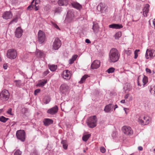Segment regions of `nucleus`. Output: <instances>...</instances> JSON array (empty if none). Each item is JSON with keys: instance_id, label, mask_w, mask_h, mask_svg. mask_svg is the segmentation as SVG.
Segmentation results:
<instances>
[{"instance_id": "obj_52", "label": "nucleus", "mask_w": 155, "mask_h": 155, "mask_svg": "<svg viewBox=\"0 0 155 155\" xmlns=\"http://www.w3.org/2000/svg\"><path fill=\"white\" fill-rule=\"evenodd\" d=\"M138 149L139 150L141 151L143 150V148L142 147L140 146L138 147Z\"/></svg>"}, {"instance_id": "obj_42", "label": "nucleus", "mask_w": 155, "mask_h": 155, "mask_svg": "<svg viewBox=\"0 0 155 155\" xmlns=\"http://www.w3.org/2000/svg\"><path fill=\"white\" fill-rule=\"evenodd\" d=\"M100 150L103 153H104L106 152V149L103 147H101L100 148Z\"/></svg>"}, {"instance_id": "obj_33", "label": "nucleus", "mask_w": 155, "mask_h": 155, "mask_svg": "<svg viewBox=\"0 0 155 155\" xmlns=\"http://www.w3.org/2000/svg\"><path fill=\"white\" fill-rule=\"evenodd\" d=\"M8 119V118H6L3 116L0 117V121L3 123H5Z\"/></svg>"}, {"instance_id": "obj_35", "label": "nucleus", "mask_w": 155, "mask_h": 155, "mask_svg": "<svg viewBox=\"0 0 155 155\" xmlns=\"http://www.w3.org/2000/svg\"><path fill=\"white\" fill-rule=\"evenodd\" d=\"M16 85L18 87H20L21 85V81L20 80H15V81Z\"/></svg>"}, {"instance_id": "obj_43", "label": "nucleus", "mask_w": 155, "mask_h": 155, "mask_svg": "<svg viewBox=\"0 0 155 155\" xmlns=\"http://www.w3.org/2000/svg\"><path fill=\"white\" fill-rule=\"evenodd\" d=\"M51 24L55 28H56L57 29H58L60 30V28L57 25L55 24V23H54L53 22H51Z\"/></svg>"}, {"instance_id": "obj_53", "label": "nucleus", "mask_w": 155, "mask_h": 155, "mask_svg": "<svg viewBox=\"0 0 155 155\" xmlns=\"http://www.w3.org/2000/svg\"><path fill=\"white\" fill-rule=\"evenodd\" d=\"M3 67L4 69H6L7 68V66L6 64H4L3 65Z\"/></svg>"}, {"instance_id": "obj_7", "label": "nucleus", "mask_w": 155, "mask_h": 155, "mask_svg": "<svg viewBox=\"0 0 155 155\" xmlns=\"http://www.w3.org/2000/svg\"><path fill=\"white\" fill-rule=\"evenodd\" d=\"M17 137L22 141H24L25 139V133L24 130H18L16 133Z\"/></svg>"}, {"instance_id": "obj_49", "label": "nucleus", "mask_w": 155, "mask_h": 155, "mask_svg": "<svg viewBox=\"0 0 155 155\" xmlns=\"http://www.w3.org/2000/svg\"><path fill=\"white\" fill-rule=\"evenodd\" d=\"M146 71L147 72H148L149 73H151V70L148 68H146Z\"/></svg>"}, {"instance_id": "obj_36", "label": "nucleus", "mask_w": 155, "mask_h": 155, "mask_svg": "<svg viewBox=\"0 0 155 155\" xmlns=\"http://www.w3.org/2000/svg\"><path fill=\"white\" fill-rule=\"evenodd\" d=\"M115 70V69L113 68H109L107 70V71L108 73H112Z\"/></svg>"}, {"instance_id": "obj_40", "label": "nucleus", "mask_w": 155, "mask_h": 155, "mask_svg": "<svg viewBox=\"0 0 155 155\" xmlns=\"http://www.w3.org/2000/svg\"><path fill=\"white\" fill-rule=\"evenodd\" d=\"M21 152L19 150H17L14 153V155H21Z\"/></svg>"}, {"instance_id": "obj_46", "label": "nucleus", "mask_w": 155, "mask_h": 155, "mask_svg": "<svg viewBox=\"0 0 155 155\" xmlns=\"http://www.w3.org/2000/svg\"><path fill=\"white\" fill-rule=\"evenodd\" d=\"M12 109L11 108H9L7 111V113L10 115H13L12 113Z\"/></svg>"}, {"instance_id": "obj_44", "label": "nucleus", "mask_w": 155, "mask_h": 155, "mask_svg": "<svg viewBox=\"0 0 155 155\" xmlns=\"http://www.w3.org/2000/svg\"><path fill=\"white\" fill-rule=\"evenodd\" d=\"M94 30V32H96L98 28H97V27L95 25H94L92 28Z\"/></svg>"}, {"instance_id": "obj_57", "label": "nucleus", "mask_w": 155, "mask_h": 155, "mask_svg": "<svg viewBox=\"0 0 155 155\" xmlns=\"http://www.w3.org/2000/svg\"><path fill=\"white\" fill-rule=\"evenodd\" d=\"M117 107H118L117 105V104L115 105L114 106V110H115V109L117 108Z\"/></svg>"}, {"instance_id": "obj_1", "label": "nucleus", "mask_w": 155, "mask_h": 155, "mask_svg": "<svg viewBox=\"0 0 155 155\" xmlns=\"http://www.w3.org/2000/svg\"><path fill=\"white\" fill-rule=\"evenodd\" d=\"M109 61L110 62H115L119 59V53L116 48H113L111 49L109 53Z\"/></svg>"}, {"instance_id": "obj_55", "label": "nucleus", "mask_w": 155, "mask_h": 155, "mask_svg": "<svg viewBox=\"0 0 155 155\" xmlns=\"http://www.w3.org/2000/svg\"><path fill=\"white\" fill-rule=\"evenodd\" d=\"M153 24L155 27V18L154 19L153 21Z\"/></svg>"}, {"instance_id": "obj_20", "label": "nucleus", "mask_w": 155, "mask_h": 155, "mask_svg": "<svg viewBox=\"0 0 155 155\" xmlns=\"http://www.w3.org/2000/svg\"><path fill=\"white\" fill-rule=\"evenodd\" d=\"M71 5L73 8L78 10H80L82 8V5L77 2H73Z\"/></svg>"}, {"instance_id": "obj_13", "label": "nucleus", "mask_w": 155, "mask_h": 155, "mask_svg": "<svg viewBox=\"0 0 155 155\" xmlns=\"http://www.w3.org/2000/svg\"><path fill=\"white\" fill-rule=\"evenodd\" d=\"M107 7L104 4L101 3L99 4L97 7V9L101 12H105L107 10Z\"/></svg>"}, {"instance_id": "obj_24", "label": "nucleus", "mask_w": 155, "mask_h": 155, "mask_svg": "<svg viewBox=\"0 0 155 155\" xmlns=\"http://www.w3.org/2000/svg\"><path fill=\"white\" fill-rule=\"evenodd\" d=\"M58 3L60 6L66 5L68 4V1L67 0H58Z\"/></svg>"}, {"instance_id": "obj_32", "label": "nucleus", "mask_w": 155, "mask_h": 155, "mask_svg": "<svg viewBox=\"0 0 155 155\" xmlns=\"http://www.w3.org/2000/svg\"><path fill=\"white\" fill-rule=\"evenodd\" d=\"M35 0H33L31 3V4L27 8V10H31L34 8V5L33 4Z\"/></svg>"}, {"instance_id": "obj_5", "label": "nucleus", "mask_w": 155, "mask_h": 155, "mask_svg": "<svg viewBox=\"0 0 155 155\" xmlns=\"http://www.w3.org/2000/svg\"><path fill=\"white\" fill-rule=\"evenodd\" d=\"M148 79L147 77L143 75L142 76H140L138 78L137 83L138 85L143 86L148 82Z\"/></svg>"}, {"instance_id": "obj_34", "label": "nucleus", "mask_w": 155, "mask_h": 155, "mask_svg": "<svg viewBox=\"0 0 155 155\" xmlns=\"http://www.w3.org/2000/svg\"><path fill=\"white\" fill-rule=\"evenodd\" d=\"M150 91L151 94H155V86L150 87Z\"/></svg>"}, {"instance_id": "obj_38", "label": "nucleus", "mask_w": 155, "mask_h": 155, "mask_svg": "<svg viewBox=\"0 0 155 155\" xmlns=\"http://www.w3.org/2000/svg\"><path fill=\"white\" fill-rule=\"evenodd\" d=\"M61 11V8L60 7H58L57 8L55 9L54 10L55 13H59Z\"/></svg>"}, {"instance_id": "obj_12", "label": "nucleus", "mask_w": 155, "mask_h": 155, "mask_svg": "<svg viewBox=\"0 0 155 155\" xmlns=\"http://www.w3.org/2000/svg\"><path fill=\"white\" fill-rule=\"evenodd\" d=\"M62 76L65 79L69 80L71 77V73L68 70H65L64 71Z\"/></svg>"}, {"instance_id": "obj_22", "label": "nucleus", "mask_w": 155, "mask_h": 155, "mask_svg": "<svg viewBox=\"0 0 155 155\" xmlns=\"http://www.w3.org/2000/svg\"><path fill=\"white\" fill-rule=\"evenodd\" d=\"M109 27L112 28L120 29L123 28V26L121 25L113 24L110 25Z\"/></svg>"}, {"instance_id": "obj_9", "label": "nucleus", "mask_w": 155, "mask_h": 155, "mask_svg": "<svg viewBox=\"0 0 155 155\" xmlns=\"http://www.w3.org/2000/svg\"><path fill=\"white\" fill-rule=\"evenodd\" d=\"M145 57L147 59H151L155 56V51L153 49H147Z\"/></svg>"}, {"instance_id": "obj_3", "label": "nucleus", "mask_w": 155, "mask_h": 155, "mask_svg": "<svg viewBox=\"0 0 155 155\" xmlns=\"http://www.w3.org/2000/svg\"><path fill=\"white\" fill-rule=\"evenodd\" d=\"M97 118L95 116L90 117L87 122L88 126L90 128H93L96 126Z\"/></svg>"}, {"instance_id": "obj_8", "label": "nucleus", "mask_w": 155, "mask_h": 155, "mask_svg": "<svg viewBox=\"0 0 155 155\" xmlns=\"http://www.w3.org/2000/svg\"><path fill=\"white\" fill-rule=\"evenodd\" d=\"M45 39V33L41 30H39L38 33V39L40 44H42L44 42Z\"/></svg>"}, {"instance_id": "obj_37", "label": "nucleus", "mask_w": 155, "mask_h": 155, "mask_svg": "<svg viewBox=\"0 0 155 155\" xmlns=\"http://www.w3.org/2000/svg\"><path fill=\"white\" fill-rule=\"evenodd\" d=\"M121 32H118L115 35V38L118 39L121 36Z\"/></svg>"}, {"instance_id": "obj_45", "label": "nucleus", "mask_w": 155, "mask_h": 155, "mask_svg": "<svg viewBox=\"0 0 155 155\" xmlns=\"http://www.w3.org/2000/svg\"><path fill=\"white\" fill-rule=\"evenodd\" d=\"M40 91V89H37L34 92V94L35 95H37V94L39 93Z\"/></svg>"}, {"instance_id": "obj_28", "label": "nucleus", "mask_w": 155, "mask_h": 155, "mask_svg": "<svg viewBox=\"0 0 155 155\" xmlns=\"http://www.w3.org/2000/svg\"><path fill=\"white\" fill-rule=\"evenodd\" d=\"M87 75L85 74L81 78V80L79 82V83L81 84L83 83L85 81L86 79L88 77Z\"/></svg>"}, {"instance_id": "obj_27", "label": "nucleus", "mask_w": 155, "mask_h": 155, "mask_svg": "<svg viewBox=\"0 0 155 155\" xmlns=\"http://www.w3.org/2000/svg\"><path fill=\"white\" fill-rule=\"evenodd\" d=\"M47 81L46 80H43L41 82L40 81L38 84L37 85V86L38 87H43L47 83Z\"/></svg>"}, {"instance_id": "obj_60", "label": "nucleus", "mask_w": 155, "mask_h": 155, "mask_svg": "<svg viewBox=\"0 0 155 155\" xmlns=\"http://www.w3.org/2000/svg\"><path fill=\"white\" fill-rule=\"evenodd\" d=\"M154 151L155 152V149H154Z\"/></svg>"}, {"instance_id": "obj_10", "label": "nucleus", "mask_w": 155, "mask_h": 155, "mask_svg": "<svg viewBox=\"0 0 155 155\" xmlns=\"http://www.w3.org/2000/svg\"><path fill=\"white\" fill-rule=\"evenodd\" d=\"M122 131L123 133L127 135H131L133 134V131L129 126H124L122 128Z\"/></svg>"}, {"instance_id": "obj_56", "label": "nucleus", "mask_w": 155, "mask_h": 155, "mask_svg": "<svg viewBox=\"0 0 155 155\" xmlns=\"http://www.w3.org/2000/svg\"><path fill=\"white\" fill-rule=\"evenodd\" d=\"M121 103H124L125 102V100H122L120 101Z\"/></svg>"}, {"instance_id": "obj_25", "label": "nucleus", "mask_w": 155, "mask_h": 155, "mask_svg": "<svg viewBox=\"0 0 155 155\" xmlns=\"http://www.w3.org/2000/svg\"><path fill=\"white\" fill-rule=\"evenodd\" d=\"M49 69L51 71H55L57 68V65L54 64H48V65Z\"/></svg>"}, {"instance_id": "obj_26", "label": "nucleus", "mask_w": 155, "mask_h": 155, "mask_svg": "<svg viewBox=\"0 0 155 155\" xmlns=\"http://www.w3.org/2000/svg\"><path fill=\"white\" fill-rule=\"evenodd\" d=\"M78 56L77 54H75L73 55L72 58L70 59L69 60V64H73L74 61H75L77 59Z\"/></svg>"}, {"instance_id": "obj_48", "label": "nucleus", "mask_w": 155, "mask_h": 155, "mask_svg": "<svg viewBox=\"0 0 155 155\" xmlns=\"http://www.w3.org/2000/svg\"><path fill=\"white\" fill-rule=\"evenodd\" d=\"M37 4V3L36 2V1L35 3V5H34V6H35V11H37V10H38L39 9V7H37L36 6V5Z\"/></svg>"}, {"instance_id": "obj_11", "label": "nucleus", "mask_w": 155, "mask_h": 155, "mask_svg": "<svg viewBox=\"0 0 155 155\" xmlns=\"http://www.w3.org/2000/svg\"><path fill=\"white\" fill-rule=\"evenodd\" d=\"M61 45V41L58 38H56L53 42L52 48L55 50H58L60 47Z\"/></svg>"}, {"instance_id": "obj_47", "label": "nucleus", "mask_w": 155, "mask_h": 155, "mask_svg": "<svg viewBox=\"0 0 155 155\" xmlns=\"http://www.w3.org/2000/svg\"><path fill=\"white\" fill-rule=\"evenodd\" d=\"M131 51L130 50H127L126 51V54L128 55H130L131 53Z\"/></svg>"}, {"instance_id": "obj_39", "label": "nucleus", "mask_w": 155, "mask_h": 155, "mask_svg": "<svg viewBox=\"0 0 155 155\" xmlns=\"http://www.w3.org/2000/svg\"><path fill=\"white\" fill-rule=\"evenodd\" d=\"M140 51L139 50H136L134 51V58L135 59H136L138 57V52Z\"/></svg>"}, {"instance_id": "obj_4", "label": "nucleus", "mask_w": 155, "mask_h": 155, "mask_svg": "<svg viewBox=\"0 0 155 155\" xmlns=\"http://www.w3.org/2000/svg\"><path fill=\"white\" fill-rule=\"evenodd\" d=\"M17 52L14 49H10L8 50L7 54L8 58L11 59H14L16 58L17 56Z\"/></svg>"}, {"instance_id": "obj_41", "label": "nucleus", "mask_w": 155, "mask_h": 155, "mask_svg": "<svg viewBox=\"0 0 155 155\" xmlns=\"http://www.w3.org/2000/svg\"><path fill=\"white\" fill-rule=\"evenodd\" d=\"M18 17H16L15 18H14L11 21L9 24H11L13 22L16 23L18 21Z\"/></svg>"}, {"instance_id": "obj_50", "label": "nucleus", "mask_w": 155, "mask_h": 155, "mask_svg": "<svg viewBox=\"0 0 155 155\" xmlns=\"http://www.w3.org/2000/svg\"><path fill=\"white\" fill-rule=\"evenodd\" d=\"M85 42L86 43H88V44H89V43H91V42L90 41V40L89 39H86L85 40Z\"/></svg>"}, {"instance_id": "obj_58", "label": "nucleus", "mask_w": 155, "mask_h": 155, "mask_svg": "<svg viewBox=\"0 0 155 155\" xmlns=\"http://www.w3.org/2000/svg\"><path fill=\"white\" fill-rule=\"evenodd\" d=\"M2 110H3L2 109H0V114H1L2 112Z\"/></svg>"}, {"instance_id": "obj_16", "label": "nucleus", "mask_w": 155, "mask_h": 155, "mask_svg": "<svg viewBox=\"0 0 155 155\" xmlns=\"http://www.w3.org/2000/svg\"><path fill=\"white\" fill-rule=\"evenodd\" d=\"M23 30L21 27H18L17 28L15 32L16 37L17 38H20L22 35Z\"/></svg>"}, {"instance_id": "obj_31", "label": "nucleus", "mask_w": 155, "mask_h": 155, "mask_svg": "<svg viewBox=\"0 0 155 155\" xmlns=\"http://www.w3.org/2000/svg\"><path fill=\"white\" fill-rule=\"evenodd\" d=\"M90 136L91 134H90L84 136L82 137L83 140L85 141H87Z\"/></svg>"}, {"instance_id": "obj_23", "label": "nucleus", "mask_w": 155, "mask_h": 155, "mask_svg": "<svg viewBox=\"0 0 155 155\" xmlns=\"http://www.w3.org/2000/svg\"><path fill=\"white\" fill-rule=\"evenodd\" d=\"M43 122L45 126H48L51 124L53 123V121L51 119L46 118L44 120Z\"/></svg>"}, {"instance_id": "obj_14", "label": "nucleus", "mask_w": 155, "mask_h": 155, "mask_svg": "<svg viewBox=\"0 0 155 155\" xmlns=\"http://www.w3.org/2000/svg\"><path fill=\"white\" fill-rule=\"evenodd\" d=\"M58 108L57 106L55 105L54 107L49 109L47 113L51 115H54L56 114L58 111Z\"/></svg>"}, {"instance_id": "obj_51", "label": "nucleus", "mask_w": 155, "mask_h": 155, "mask_svg": "<svg viewBox=\"0 0 155 155\" xmlns=\"http://www.w3.org/2000/svg\"><path fill=\"white\" fill-rule=\"evenodd\" d=\"M129 96V94H127L126 95H125V96L124 98L125 99H127L128 98Z\"/></svg>"}, {"instance_id": "obj_18", "label": "nucleus", "mask_w": 155, "mask_h": 155, "mask_svg": "<svg viewBox=\"0 0 155 155\" xmlns=\"http://www.w3.org/2000/svg\"><path fill=\"white\" fill-rule=\"evenodd\" d=\"M12 15L11 12H5L2 15L3 18L5 19H8L12 18Z\"/></svg>"}, {"instance_id": "obj_21", "label": "nucleus", "mask_w": 155, "mask_h": 155, "mask_svg": "<svg viewBox=\"0 0 155 155\" xmlns=\"http://www.w3.org/2000/svg\"><path fill=\"white\" fill-rule=\"evenodd\" d=\"M114 105L111 104H110L108 105H106L104 109V111L106 112H109L113 108Z\"/></svg>"}, {"instance_id": "obj_29", "label": "nucleus", "mask_w": 155, "mask_h": 155, "mask_svg": "<svg viewBox=\"0 0 155 155\" xmlns=\"http://www.w3.org/2000/svg\"><path fill=\"white\" fill-rule=\"evenodd\" d=\"M61 143L62 144L63 148L65 149H67L68 146L67 141L66 140H63L61 142Z\"/></svg>"}, {"instance_id": "obj_6", "label": "nucleus", "mask_w": 155, "mask_h": 155, "mask_svg": "<svg viewBox=\"0 0 155 155\" xmlns=\"http://www.w3.org/2000/svg\"><path fill=\"white\" fill-rule=\"evenodd\" d=\"M8 91L6 90H3L0 94V98L3 101L8 100L9 97Z\"/></svg>"}, {"instance_id": "obj_2", "label": "nucleus", "mask_w": 155, "mask_h": 155, "mask_svg": "<svg viewBox=\"0 0 155 155\" xmlns=\"http://www.w3.org/2000/svg\"><path fill=\"white\" fill-rule=\"evenodd\" d=\"M138 123L141 125H146L150 122V119L148 117L143 115H140L137 119Z\"/></svg>"}, {"instance_id": "obj_30", "label": "nucleus", "mask_w": 155, "mask_h": 155, "mask_svg": "<svg viewBox=\"0 0 155 155\" xmlns=\"http://www.w3.org/2000/svg\"><path fill=\"white\" fill-rule=\"evenodd\" d=\"M36 54L37 57H41L43 56V53L40 51L37 50L36 52Z\"/></svg>"}, {"instance_id": "obj_17", "label": "nucleus", "mask_w": 155, "mask_h": 155, "mask_svg": "<svg viewBox=\"0 0 155 155\" xmlns=\"http://www.w3.org/2000/svg\"><path fill=\"white\" fill-rule=\"evenodd\" d=\"M68 86L65 84H63L61 86L60 88V91L62 93H64L66 92L68 89Z\"/></svg>"}, {"instance_id": "obj_54", "label": "nucleus", "mask_w": 155, "mask_h": 155, "mask_svg": "<svg viewBox=\"0 0 155 155\" xmlns=\"http://www.w3.org/2000/svg\"><path fill=\"white\" fill-rule=\"evenodd\" d=\"M127 109H127V108H124V110L125 111V113H126V114H127V111H126V110H127Z\"/></svg>"}, {"instance_id": "obj_59", "label": "nucleus", "mask_w": 155, "mask_h": 155, "mask_svg": "<svg viewBox=\"0 0 155 155\" xmlns=\"http://www.w3.org/2000/svg\"><path fill=\"white\" fill-rule=\"evenodd\" d=\"M44 73L46 74H47L48 73V71H46L44 72Z\"/></svg>"}, {"instance_id": "obj_15", "label": "nucleus", "mask_w": 155, "mask_h": 155, "mask_svg": "<svg viewBox=\"0 0 155 155\" xmlns=\"http://www.w3.org/2000/svg\"><path fill=\"white\" fill-rule=\"evenodd\" d=\"M100 66V61L99 60L94 61L91 65V68L92 69H96Z\"/></svg>"}, {"instance_id": "obj_19", "label": "nucleus", "mask_w": 155, "mask_h": 155, "mask_svg": "<svg viewBox=\"0 0 155 155\" xmlns=\"http://www.w3.org/2000/svg\"><path fill=\"white\" fill-rule=\"evenodd\" d=\"M149 7L150 5L148 4H146L145 5L143 11V13L144 16H147V14L149 11Z\"/></svg>"}]
</instances>
